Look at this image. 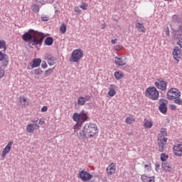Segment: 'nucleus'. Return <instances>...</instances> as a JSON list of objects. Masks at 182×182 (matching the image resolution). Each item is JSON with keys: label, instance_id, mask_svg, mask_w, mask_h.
<instances>
[{"label": "nucleus", "instance_id": "obj_29", "mask_svg": "<svg viewBox=\"0 0 182 182\" xmlns=\"http://www.w3.org/2000/svg\"><path fill=\"white\" fill-rule=\"evenodd\" d=\"M166 136H167L166 129H161V132H160V134L158 136V138H159V137L166 138Z\"/></svg>", "mask_w": 182, "mask_h": 182}, {"label": "nucleus", "instance_id": "obj_15", "mask_svg": "<svg viewBox=\"0 0 182 182\" xmlns=\"http://www.w3.org/2000/svg\"><path fill=\"white\" fill-rule=\"evenodd\" d=\"M18 102L21 108H26V107L29 106V100H28L26 97H23V95L18 98Z\"/></svg>", "mask_w": 182, "mask_h": 182}, {"label": "nucleus", "instance_id": "obj_32", "mask_svg": "<svg viewBox=\"0 0 182 182\" xmlns=\"http://www.w3.org/2000/svg\"><path fill=\"white\" fill-rule=\"evenodd\" d=\"M52 73H53V68H48V70H46L44 73V77H47L48 76L50 75Z\"/></svg>", "mask_w": 182, "mask_h": 182}, {"label": "nucleus", "instance_id": "obj_16", "mask_svg": "<svg viewBox=\"0 0 182 182\" xmlns=\"http://www.w3.org/2000/svg\"><path fill=\"white\" fill-rule=\"evenodd\" d=\"M0 61H3V67L6 68L9 65V60L8 55L6 54H4L0 51Z\"/></svg>", "mask_w": 182, "mask_h": 182}, {"label": "nucleus", "instance_id": "obj_40", "mask_svg": "<svg viewBox=\"0 0 182 182\" xmlns=\"http://www.w3.org/2000/svg\"><path fill=\"white\" fill-rule=\"evenodd\" d=\"M178 45L182 48V35L180 34L178 36Z\"/></svg>", "mask_w": 182, "mask_h": 182}, {"label": "nucleus", "instance_id": "obj_3", "mask_svg": "<svg viewBox=\"0 0 182 182\" xmlns=\"http://www.w3.org/2000/svg\"><path fill=\"white\" fill-rule=\"evenodd\" d=\"M167 99L169 100H174V103L177 105H182V99L181 91L178 88H170L167 92Z\"/></svg>", "mask_w": 182, "mask_h": 182}, {"label": "nucleus", "instance_id": "obj_33", "mask_svg": "<svg viewBox=\"0 0 182 182\" xmlns=\"http://www.w3.org/2000/svg\"><path fill=\"white\" fill-rule=\"evenodd\" d=\"M164 32L166 36L169 37L170 36V28L168 25L164 26Z\"/></svg>", "mask_w": 182, "mask_h": 182}, {"label": "nucleus", "instance_id": "obj_39", "mask_svg": "<svg viewBox=\"0 0 182 182\" xmlns=\"http://www.w3.org/2000/svg\"><path fill=\"white\" fill-rule=\"evenodd\" d=\"M5 77V70L0 67V79H2Z\"/></svg>", "mask_w": 182, "mask_h": 182}, {"label": "nucleus", "instance_id": "obj_9", "mask_svg": "<svg viewBox=\"0 0 182 182\" xmlns=\"http://www.w3.org/2000/svg\"><path fill=\"white\" fill-rule=\"evenodd\" d=\"M78 177L84 182H86L89 180H90L93 176L91 175L90 173H87V171L83 170L80 171L78 174Z\"/></svg>", "mask_w": 182, "mask_h": 182}, {"label": "nucleus", "instance_id": "obj_13", "mask_svg": "<svg viewBox=\"0 0 182 182\" xmlns=\"http://www.w3.org/2000/svg\"><path fill=\"white\" fill-rule=\"evenodd\" d=\"M13 144H14L13 141L9 142L6 146L3 149L1 157L5 158L6 155L10 153V151L12 149Z\"/></svg>", "mask_w": 182, "mask_h": 182}, {"label": "nucleus", "instance_id": "obj_46", "mask_svg": "<svg viewBox=\"0 0 182 182\" xmlns=\"http://www.w3.org/2000/svg\"><path fill=\"white\" fill-rule=\"evenodd\" d=\"M41 68H43V69H46V68H48V64H46V62H43V64H41Z\"/></svg>", "mask_w": 182, "mask_h": 182}, {"label": "nucleus", "instance_id": "obj_37", "mask_svg": "<svg viewBox=\"0 0 182 182\" xmlns=\"http://www.w3.org/2000/svg\"><path fill=\"white\" fill-rule=\"evenodd\" d=\"M6 49V44L5 41H0V49Z\"/></svg>", "mask_w": 182, "mask_h": 182}, {"label": "nucleus", "instance_id": "obj_20", "mask_svg": "<svg viewBox=\"0 0 182 182\" xmlns=\"http://www.w3.org/2000/svg\"><path fill=\"white\" fill-rule=\"evenodd\" d=\"M141 180L142 181V182H155V177H149L146 174H143L141 176Z\"/></svg>", "mask_w": 182, "mask_h": 182}, {"label": "nucleus", "instance_id": "obj_23", "mask_svg": "<svg viewBox=\"0 0 182 182\" xmlns=\"http://www.w3.org/2000/svg\"><path fill=\"white\" fill-rule=\"evenodd\" d=\"M41 63H42L41 58H34L31 65V69L41 66Z\"/></svg>", "mask_w": 182, "mask_h": 182}, {"label": "nucleus", "instance_id": "obj_55", "mask_svg": "<svg viewBox=\"0 0 182 182\" xmlns=\"http://www.w3.org/2000/svg\"><path fill=\"white\" fill-rule=\"evenodd\" d=\"M134 182H138V181H134Z\"/></svg>", "mask_w": 182, "mask_h": 182}, {"label": "nucleus", "instance_id": "obj_41", "mask_svg": "<svg viewBox=\"0 0 182 182\" xmlns=\"http://www.w3.org/2000/svg\"><path fill=\"white\" fill-rule=\"evenodd\" d=\"M144 168H145V170L146 171H151V164H146V165H144Z\"/></svg>", "mask_w": 182, "mask_h": 182}, {"label": "nucleus", "instance_id": "obj_28", "mask_svg": "<svg viewBox=\"0 0 182 182\" xmlns=\"http://www.w3.org/2000/svg\"><path fill=\"white\" fill-rule=\"evenodd\" d=\"M45 44L48 46H52L53 44V38L50 36L47 37L45 40Z\"/></svg>", "mask_w": 182, "mask_h": 182}, {"label": "nucleus", "instance_id": "obj_49", "mask_svg": "<svg viewBox=\"0 0 182 182\" xmlns=\"http://www.w3.org/2000/svg\"><path fill=\"white\" fill-rule=\"evenodd\" d=\"M117 38H115V39H112V40H111V43H112V44H115V43H117Z\"/></svg>", "mask_w": 182, "mask_h": 182}, {"label": "nucleus", "instance_id": "obj_12", "mask_svg": "<svg viewBox=\"0 0 182 182\" xmlns=\"http://www.w3.org/2000/svg\"><path fill=\"white\" fill-rule=\"evenodd\" d=\"M173 59L178 63L182 56L181 48H178V47H175L173 51Z\"/></svg>", "mask_w": 182, "mask_h": 182}, {"label": "nucleus", "instance_id": "obj_17", "mask_svg": "<svg viewBox=\"0 0 182 182\" xmlns=\"http://www.w3.org/2000/svg\"><path fill=\"white\" fill-rule=\"evenodd\" d=\"M39 129V125L30 124L27 125L26 130L28 134H33V132H35V129Z\"/></svg>", "mask_w": 182, "mask_h": 182}, {"label": "nucleus", "instance_id": "obj_48", "mask_svg": "<svg viewBox=\"0 0 182 182\" xmlns=\"http://www.w3.org/2000/svg\"><path fill=\"white\" fill-rule=\"evenodd\" d=\"M39 125H43L45 124V120L43 119H40L38 122Z\"/></svg>", "mask_w": 182, "mask_h": 182}, {"label": "nucleus", "instance_id": "obj_14", "mask_svg": "<svg viewBox=\"0 0 182 182\" xmlns=\"http://www.w3.org/2000/svg\"><path fill=\"white\" fill-rule=\"evenodd\" d=\"M173 154L178 157L182 156V144H176L173 148Z\"/></svg>", "mask_w": 182, "mask_h": 182}, {"label": "nucleus", "instance_id": "obj_10", "mask_svg": "<svg viewBox=\"0 0 182 182\" xmlns=\"http://www.w3.org/2000/svg\"><path fill=\"white\" fill-rule=\"evenodd\" d=\"M167 138L158 137L159 151L162 153L164 151L165 145L167 144Z\"/></svg>", "mask_w": 182, "mask_h": 182}, {"label": "nucleus", "instance_id": "obj_6", "mask_svg": "<svg viewBox=\"0 0 182 182\" xmlns=\"http://www.w3.org/2000/svg\"><path fill=\"white\" fill-rule=\"evenodd\" d=\"M73 119L76 122H85L88 119V113L85 109H82L80 114L75 112L73 115Z\"/></svg>", "mask_w": 182, "mask_h": 182}, {"label": "nucleus", "instance_id": "obj_53", "mask_svg": "<svg viewBox=\"0 0 182 182\" xmlns=\"http://www.w3.org/2000/svg\"><path fill=\"white\" fill-rule=\"evenodd\" d=\"M28 70H31V68H29V67H28V68H27Z\"/></svg>", "mask_w": 182, "mask_h": 182}, {"label": "nucleus", "instance_id": "obj_2", "mask_svg": "<svg viewBox=\"0 0 182 182\" xmlns=\"http://www.w3.org/2000/svg\"><path fill=\"white\" fill-rule=\"evenodd\" d=\"M99 132L98 128L96 124H86L83 128V130L78 134V139L80 140H84L86 139L93 138L97 135Z\"/></svg>", "mask_w": 182, "mask_h": 182}, {"label": "nucleus", "instance_id": "obj_43", "mask_svg": "<svg viewBox=\"0 0 182 182\" xmlns=\"http://www.w3.org/2000/svg\"><path fill=\"white\" fill-rule=\"evenodd\" d=\"M169 108L172 111H176L177 109V107H176V105H174V104H171L169 105Z\"/></svg>", "mask_w": 182, "mask_h": 182}, {"label": "nucleus", "instance_id": "obj_26", "mask_svg": "<svg viewBox=\"0 0 182 182\" xmlns=\"http://www.w3.org/2000/svg\"><path fill=\"white\" fill-rule=\"evenodd\" d=\"M87 100L85 98V97H79L77 98V105L78 106H83L86 104Z\"/></svg>", "mask_w": 182, "mask_h": 182}, {"label": "nucleus", "instance_id": "obj_47", "mask_svg": "<svg viewBox=\"0 0 182 182\" xmlns=\"http://www.w3.org/2000/svg\"><path fill=\"white\" fill-rule=\"evenodd\" d=\"M47 111H48V107H46V105H44L43 107H42L41 112H46Z\"/></svg>", "mask_w": 182, "mask_h": 182}, {"label": "nucleus", "instance_id": "obj_7", "mask_svg": "<svg viewBox=\"0 0 182 182\" xmlns=\"http://www.w3.org/2000/svg\"><path fill=\"white\" fill-rule=\"evenodd\" d=\"M168 83L164 80H156L154 82V85L159 90L165 92L166 90Z\"/></svg>", "mask_w": 182, "mask_h": 182}, {"label": "nucleus", "instance_id": "obj_42", "mask_svg": "<svg viewBox=\"0 0 182 182\" xmlns=\"http://www.w3.org/2000/svg\"><path fill=\"white\" fill-rule=\"evenodd\" d=\"M114 49L116 51H119L122 49V46H121V44H119L118 46H114Z\"/></svg>", "mask_w": 182, "mask_h": 182}, {"label": "nucleus", "instance_id": "obj_44", "mask_svg": "<svg viewBox=\"0 0 182 182\" xmlns=\"http://www.w3.org/2000/svg\"><path fill=\"white\" fill-rule=\"evenodd\" d=\"M41 21L46 22L49 21V17L47 16H41Z\"/></svg>", "mask_w": 182, "mask_h": 182}, {"label": "nucleus", "instance_id": "obj_54", "mask_svg": "<svg viewBox=\"0 0 182 182\" xmlns=\"http://www.w3.org/2000/svg\"><path fill=\"white\" fill-rule=\"evenodd\" d=\"M102 28H105V27H104V26H102Z\"/></svg>", "mask_w": 182, "mask_h": 182}, {"label": "nucleus", "instance_id": "obj_8", "mask_svg": "<svg viewBox=\"0 0 182 182\" xmlns=\"http://www.w3.org/2000/svg\"><path fill=\"white\" fill-rule=\"evenodd\" d=\"M159 111L165 114L167 112V104H168V101L167 100H164V98H161L159 101Z\"/></svg>", "mask_w": 182, "mask_h": 182}, {"label": "nucleus", "instance_id": "obj_4", "mask_svg": "<svg viewBox=\"0 0 182 182\" xmlns=\"http://www.w3.org/2000/svg\"><path fill=\"white\" fill-rule=\"evenodd\" d=\"M145 96L151 100L156 101L159 100V92L156 87H149L145 91Z\"/></svg>", "mask_w": 182, "mask_h": 182}, {"label": "nucleus", "instance_id": "obj_38", "mask_svg": "<svg viewBox=\"0 0 182 182\" xmlns=\"http://www.w3.org/2000/svg\"><path fill=\"white\" fill-rule=\"evenodd\" d=\"M33 73L34 75L36 76H39L41 75V73H43L42 70H39V69H36V70H33Z\"/></svg>", "mask_w": 182, "mask_h": 182}, {"label": "nucleus", "instance_id": "obj_5", "mask_svg": "<svg viewBox=\"0 0 182 182\" xmlns=\"http://www.w3.org/2000/svg\"><path fill=\"white\" fill-rule=\"evenodd\" d=\"M83 58V50L82 48H77L73 50L71 56L70 58V62L71 63H79Z\"/></svg>", "mask_w": 182, "mask_h": 182}, {"label": "nucleus", "instance_id": "obj_22", "mask_svg": "<svg viewBox=\"0 0 182 182\" xmlns=\"http://www.w3.org/2000/svg\"><path fill=\"white\" fill-rule=\"evenodd\" d=\"M143 127L146 129H149L153 127V122L151 119H145L143 122Z\"/></svg>", "mask_w": 182, "mask_h": 182}, {"label": "nucleus", "instance_id": "obj_21", "mask_svg": "<svg viewBox=\"0 0 182 182\" xmlns=\"http://www.w3.org/2000/svg\"><path fill=\"white\" fill-rule=\"evenodd\" d=\"M116 90H115V85L114 84H111L109 85V91L107 92V95L109 97H112L116 95Z\"/></svg>", "mask_w": 182, "mask_h": 182}, {"label": "nucleus", "instance_id": "obj_24", "mask_svg": "<svg viewBox=\"0 0 182 182\" xmlns=\"http://www.w3.org/2000/svg\"><path fill=\"white\" fill-rule=\"evenodd\" d=\"M136 27L139 32H141L144 33H146V28L144 27V26L142 23L136 22Z\"/></svg>", "mask_w": 182, "mask_h": 182}, {"label": "nucleus", "instance_id": "obj_45", "mask_svg": "<svg viewBox=\"0 0 182 182\" xmlns=\"http://www.w3.org/2000/svg\"><path fill=\"white\" fill-rule=\"evenodd\" d=\"M178 18H179V16H178V14H173V15L172 16V19H173V21H176V20L178 19Z\"/></svg>", "mask_w": 182, "mask_h": 182}, {"label": "nucleus", "instance_id": "obj_36", "mask_svg": "<svg viewBox=\"0 0 182 182\" xmlns=\"http://www.w3.org/2000/svg\"><path fill=\"white\" fill-rule=\"evenodd\" d=\"M87 3H81V4L80 5V7L81 9L86 11L87 10Z\"/></svg>", "mask_w": 182, "mask_h": 182}, {"label": "nucleus", "instance_id": "obj_52", "mask_svg": "<svg viewBox=\"0 0 182 182\" xmlns=\"http://www.w3.org/2000/svg\"><path fill=\"white\" fill-rule=\"evenodd\" d=\"M38 122V121H36V122H35V121H32L33 123H35V122Z\"/></svg>", "mask_w": 182, "mask_h": 182}, {"label": "nucleus", "instance_id": "obj_18", "mask_svg": "<svg viewBox=\"0 0 182 182\" xmlns=\"http://www.w3.org/2000/svg\"><path fill=\"white\" fill-rule=\"evenodd\" d=\"M161 167L165 172H170L173 170V166L169 162H162Z\"/></svg>", "mask_w": 182, "mask_h": 182}, {"label": "nucleus", "instance_id": "obj_34", "mask_svg": "<svg viewBox=\"0 0 182 182\" xmlns=\"http://www.w3.org/2000/svg\"><path fill=\"white\" fill-rule=\"evenodd\" d=\"M135 122V119L133 117H127L125 119V123L127 124H132Z\"/></svg>", "mask_w": 182, "mask_h": 182}, {"label": "nucleus", "instance_id": "obj_11", "mask_svg": "<svg viewBox=\"0 0 182 182\" xmlns=\"http://www.w3.org/2000/svg\"><path fill=\"white\" fill-rule=\"evenodd\" d=\"M114 63L117 66H125L127 65L126 57H115Z\"/></svg>", "mask_w": 182, "mask_h": 182}, {"label": "nucleus", "instance_id": "obj_19", "mask_svg": "<svg viewBox=\"0 0 182 182\" xmlns=\"http://www.w3.org/2000/svg\"><path fill=\"white\" fill-rule=\"evenodd\" d=\"M107 173L109 176L113 175L116 171V167L114 164L112 163L106 169Z\"/></svg>", "mask_w": 182, "mask_h": 182}, {"label": "nucleus", "instance_id": "obj_30", "mask_svg": "<svg viewBox=\"0 0 182 182\" xmlns=\"http://www.w3.org/2000/svg\"><path fill=\"white\" fill-rule=\"evenodd\" d=\"M60 33L62 34H65L66 33V24L65 23H62L60 26Z\"/></svg>", "mask_w": 182, "mask_h": 182}, {"label": "nucleus", "instance_id": "obj_25", "mask_svg": "<svg viewBox=\"0 0 182 182\" xmlns=\"http://www.w3.org/2000/svg\"><path fill=\"white\" fill-rule=\"evenodd\" d=\"M46 60L50 66H53L56 64V58L55 57H48Z\"/></svg>", "mask_w": 182, "mask_h": 182}, {"label": "nucleus", "instance_id": "obj_35", "mask_svg": "<svg viewBox=\"0 0 182 182\" xmlns=\"http://www.w3.org/2000/svg\"><path fill=\"white\" fill-rule=\"evenodd\" d=\"M160 159H161V161H163V163H164L168 159V156L166 154H161Z\"/></svg>", "mask_w": 182, "mask_h": 182}, {"label": "nucleus", "instance_id": "obj_31", "mask_svg": "<svg viewBox=\"0 0 182 182\" xmlns=\"http://www.w3.org/2000/svg\"><path fill=\"white\" fill-rule=\"evenodd\" d=\"M31 9L34 13H38L40 10L39 6L36 4H33Z\"/></svg>", "mask_w": 182, "mask_h": 182}, {"label": "nucleus", "instance_id": "obj_50", "mask_svg": "<svg viewBox=\"0 0 182 182\" xmlns=\"http://www.w3.org/2000/svg\"><path fill=\"white\" fill-rule=\"evenodd\" d=\"M160 166L159 164L156 165V169L159 168Z\"/></svg>", "mask_w": 182, "mask_h": 182}, {"label": "nucleus", "instance_id": "obj_27", "mask_svg": "<svg viewBox=\"0 0 182 182\" xmlns=\"http://www.w3.org/2000/svg\"><path fill=\"white\" fill-rule=\"evenodd\" d=\"M114 76L117 80H122L124 77V75L122 71H115Z\"/></svg>", "mask_w": 182, "mask_h": 182}, {"label": "nucleus", "instance_id": "obj_1", "mask_svg": "<svg viewBox=\"0 0 182 182\" xmlns=\"http://www.w3.org/2000/svg\"><path fill=\"white\" fill-rule=\"evenodd\" d=\"M22 39L24 42L28 43L30 48L33 49L36 48L39 50L42 46L43 39H45V33L34 29H29L22 35Z\"/></svg>", "mask_w": 182, "mask_h": 182}, {"label": "nucleus", "instance_id": "obj_51", "mask_svg": "<svg viewBox=\"0 0 182 182\" xmlns=\"http://www.w3.org/2000/svg\"><path fill=\"white\" fill-rule=\"evenodd\" d=\"M77 11H78L77 9H75V12H77Z\"/></svg>", "mask_w": 182, "mask_h": 182}]
</instances>
